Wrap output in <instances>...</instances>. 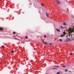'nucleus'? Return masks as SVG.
Segmentation results:
<instances>
[{
    "instance_id": "f257e3e1",
    "label": "nucleus",
    "mask_w": 74,
    "mask_h": 74,
    "mask_svg": "<svg viewBox=\"0 0 74 74\" xmlns=\"http://www.w3.org/2000/svg\"><path fill=\"white\" fill-rule=\"evenodd\" d=\"M73 28H70L69 29L70 33H73V32L74 33V26H73Z\"/></svg>"
},
{
    "instance_id": "f03ea898",
    "label": "nucleus",
    "mask_w": 74,
    "mask_h": 74,
    "mask_svg": "<svg viewBox=\"0 0 74 74\" xmlns=\"http://www.w3.org/2000/svg\"><path fill=\"white\" fill-rule=\"evenodd\" d=\"M65 35H66V32H65V31H64V32L63 33V34H62V35H61L60 36V37H63V36L64 35L65 36Z\"/></svg>"
},
{
    "instance_id": "7ed1b4c3",
    "label": "nucleus",
    "mask_w": 74,
    "mask_h": 74,
    "mask_svg": "<svg viewBox=\"0 0 74 74\" xmlns=\"http://www.w3.org/2000/svg\"><path fill=\"white\" fill-rule=\"evenodd\" d=\"M56 3L57 4H60V2L59 1L57 0V1Z\"/></svg>"
},
{
    "instance_id": "20e7f679",
    "label": "nucleus",
    "mask_w": 74,
    "mask_h": 74,
    "mask_svg": "<svg viewBox=\"0 0 74 74\" xmlns=\"http://www.w3.org/2000/svg\"><path fill=\"white\" fill-rule=\"evenodd\" d=\"M46 14L47 16V17H49L48 14V13H46Z\"/></svg>"
},
{
    "instance_id": "39448f33",
    "label": "nucleus",
    "mask_w": 74,
    "mask_h": 74,
    "mask_svg": "<svg viewBox=\"0 0 74 74\" xmlns=\"http://www.w3.org/2000/svg\"><path fill=\"white\" fill-rule=\"evenodd\" d=\"M3 30V28H1V27H0V30Z\"/></svg>"
},
{
    "instance_id": "423d86ee",
    "label": "nucleus",
    "mask_w": 74,
    "mask_h": 74,
    "mask_svg": "<svg viewBox=\"0 0 74 74\" xmlns=\"http://www.w3.org/2000/svg\"><path fill=\"white\" fill-rule=\"evenodd\" d=\"M56 30L58 32H60V30H59V29H58L57 28H56Z\"/></svg>"
},
{
    "instance_id": "0eeeda50",
    "label": "nucleus",
    "mask_w": 74,
    "mask_h": 74,
    "mask_svg": "<svg viewBox=\"0 0 74 74\" xmlns=\"http://www.w3.org/2000/svg\"><path fill=\"white\" fill-rule=\"evenodd\" d=\"M63 25H66V23H65V22L63 23Z\"/></svg>"
},
{
    "instance_id": "6e6552de",
    "label": "nucleus",
    "mask_w": 74,
    "mask_h": 74,
    "mask_svg": "<svg viewBox=\"0 0 74 74\" xmlns=\"http://www.w3.org/2000/svg\"><path fill=\"white\" fill-rule=\"evenodd\" d=\"M41 5H42V6L43 7H44V4L42 3L41 4Z\"/></svg>"
},
{
    "instance_id": "1a4fd4ad",
    "label": "nucleus",
    "mask_w": 74,
    "mask_h": 74,
    "mask_svg": "<svg viewBox=\"0 0 74 74\" xmlns=\"http://www.w3.org/2000/svg\"><path fill=\"white\" fill-rule=\"evenodd\" d=\"M43 43H44L45 44H47V42H44V41H43Z\"/></svg>"
},
{
    "instance_id": "9d476101",
    "label": "nucleus",
    "mask_w": 74,
    "mask_h": 74,
    "mask_svg": "<svg viewBox=\"0 0 74 74\" xmlns=\"http://www.w3.org/2000/svg\"><path fill=\"white\" fill-rule=\"evenodd\" d=\"M13 33L14 34H15L16 32H13Z\"/></svg>"
},
{
    "instance_id": "9b49d317",
    "label": "nucleus",
    "mask_w": 74,
    "mask_h": 74,
    "mask_svg": "<svg viewBox=\"0 0 74 74\" xmlns=\"http://www.w3.org/2000/svg\"><path fill=\"white\" fill-rule=\"evenodd\" d=\"M68 40H69V41H71V40L69 38H68Z\"/></svg>"
},
{
    "instance_id": "f8f14e48",
    "label": "nucleus",
    "mask_w": 74,
    "mask_h": 74,
    "mask_svg": "<svg viewBox=\"0 0 74 74\" xmlns=\"http://www.w3.org/2000/svg\"><path fill=\"white\" fill-rule=\"evenodd\" d=\"M73 55V53H70V55H71H71Z\"/></svg>"
},
{
    "instance_id": "ddd939ff",
    "label": "nucleus",
    "mask_w": 74,
    "mask_h": 74,
    "mask_svg": "<svg viewBox=\"0 0 74 74\" xmlns=\"http://www.w3.org/2000/svg\"><path fill=\"white\" fill-rule=\"evenodd\" d=\"M59 41H60L62 42V39H60L59 40Z\"/></svg>"
},
{
    "instance_id": "4468645a",
    "label": "nucleus",
    "mask_w": 74,
    "mask_h": 74,
    "mask_svg": "<svg viewBox=\"0 0 74 74\" xmlns=\"http://www.w3.org/2000/svg\"><path fill=\"white\" fill-rule=\"evenodd\" d=\"M11 53H14V51H11Z\"/></svg>"
},
{
    "instance_id": "2eb2a0df",
    "label": "nucleus",
    "mask_w": 74,
    "mask_h": 74,
    "mask_svg": "<svg viewBox=\"0 0 74 74\" xmlns=\"http://www.w3.org/2000/svg\"><path fill=\"white\" fill-rule=\"evenodd\" d=\"M65 72H67V69H65Z\"/></svg>"
},
{
    "instance_id": "dca6fc26",
    "label": "nucleus",
    "mask_w": 74,
    "mask_h": 74,
    "mask_svg": "<svg viewBox=\"0 0 74 74\" xmlns=\"http://www.w3.org/2000/svg\"><path fill=\"white\" fill-rule=\"evenodd\" d=\"M25 38H26V39H27V38H28V37H27V36H25Z\"/></svg>"
},
{
    "instance_id": "f3484780",
    "label": "nucleus",
    "mask_w": 74,
    "mask_h": 74,
    "mask_svg": "<svg viewBox=\"0 0 74 74\" xmlns=\"http://www.w3.org/2000/svg\"><path fill=\"white\" fill-rule=\"evenodd\" d=\"M68 39H67V40H66V42H69V40Z\"/></svg>"
},
{
    "instance_id": "a211bd4d",
    "label": "nucleus",
    "mask_w": 74,
    "mask_h": 74,
    "mask_svg": "<svg viewBox=\"0 0 74 74\" xmlns=\"http://www.w3.org/2000/svg\"><path fill=\"white\" fill-rule=\"evenodd\" d=\"M60 27H61V28H62V29H64V27H62V26H60Z\"/></svg>"
},
{
    "instance_id": "6ab92c4d",
    "label": "nucleus",
    "mask_w": 74,
    "mask_h": 74,
    "mask_svg": "<svg viewBox=\"0 0 74 74\" xmlns=\"http://www.w3.org/2000/svg\"><path fill=\"white\" fill-rule=\"evenodd\" d=\"M44 38H46V35H44Z\"/></svg>"
},
{
    "instance_id": "aec40b11",
    "label": "nucleus",
    "mask_w": 74,
    "mask_h": 74,
    "mask_svg": "<svg viewBox=\"0 0 74 74\" xmlns=\"http://www.w3.org/2000/svg\"><path fill=\"white\" fill-rule=\"evenodd\" d=\"M49 45H52V43H50Z\"/></svg>"
},
{
    "instance_id": "412c9836",
    "label": "nucleus",
    "mask_w": 74,
    "mask_h": 74,
    "mask_svg": "<svg viewBox=\"0 0 74 74\" xmlns=\"http://www.w3.org/2000/svg\"><path fill=\"white\" fill-rule=\"evenodd\" d=\"M14 38V39H15V40H18V39H17V38Z\"/></svg>"
},
{
    "instance_id": "4be33fe9",
    "label": "nucleus",
    "mask_w": 74,
    "mask_h": 74,
    "mask_svg": "<svg viewBox=\"0 0 74 74\" xmlns=\"http://www.w3.org/2000/svg\"><path fill=\"white\" fill-rule=\"evenodd\" d=\"M60 72H58L57 73V74H60Z\"/></svg>"
},
{
    "instance_id": "5701e85b",
    "label": "nucleus",
    "mask_w": 74,
    "mask_h": 74,
    "mask_svg": "<svg viewBox=\"0 0 74 74\" xmlns=\"http://www.w3.org/2000/svg\"><path fill=\"white\" fill-rule=\"evenodd\" d=\"M2 48H3V49L4 48V46H2Z\"/></svg>"
},
{
    "instance_id": "b1692460",
    "label": "nucleus",
    "mask_w": 74,
    "mask_h": 74,
    "mask_svg": "<svg viewBox=\"0 0 74 74\" xmlns=\"http://www.w3.org/2000/svg\"><path fill=\"white\" fill-rule=\"evenodd\" d=\"M55 67H59V66H55Z\"/></svg>"
},
{
    "instance_id": "393cba45",
    "label": "nucleus",
    "mask_w": 74,
    "mask_h": 74,
    "mask_svg": "<svg viewBox=\"0 0 74 74\" xmlns=\"http://www.w3.org/2000/svg\"><path fill=\"white\" fill-rule=\"evenodd\" d=\"M62 67H65L66 66H63Z\"/></svg>"
},
{
    "instance_id": "a878e982",
    "label": "nucleus",
    "mask_w": 74,
    "mask_h": 74,
    "mask_svg": "<svg viewBox=\"0 0 74 74\" xmlns=\"http://www.w3.org/2000/svg\"><path fill=\"white\" fill-rule=\"evenodd\" d=\"M71 35H69V36H70Z\"/></svg>"
},
{
    "instance_id": "bb28decb",
    "label": "nucleus",
    "mask_w": 74,
    "mask_h": 74,
    "mask_svg": "<svg viewBox=\"0 0 74 74\" xmlns=\"http://www.w3.org/2000/svg\"><path fill=\"white\" fill-rule=\"evenodd\" d=\"M53 69H56L55 68H53Z\"/></svg>"
},
{
    "instance_id": "cd10ccee",
    "label": "nucleus",
    "mask_w": 74,
    "mask_h": 74,
    "mask_svg": "<svg viewBox=\"0 0 74 74\" xmlns=\"http://www.w3.org/2000/svg\"><path fill=\"white\" fill-rule=\"evenodd\" d=\"M71 37H72V34H71Z\"/></svg>"
},
{
    "instance_id": "c85d7f7f",
    "label": "nucleus",
    "mask_w": 74,
    "mask_h": 74,
    "mask_svg": "<svg viewBox=\"0 0 74 74\" xmlns=\"http://www.w3.org/2000/svg\"><path fill=\"white\" fill-rule=\"evenodd\" d=\"M64 28H66L65 27H64Z\"/></svg>"
}]
</instances>
